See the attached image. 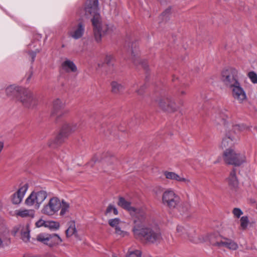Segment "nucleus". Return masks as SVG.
<instances>
[{
	"instance_id": "f257e3e1",
	"label": "nucleus",
	"mask_w": 257,
	"mask_h": 257,
	"mask_svg": "<svg viewBox=\"0 0 257 257\" xmlns=\"http://www.w3.org/2000/svg\"><path fill=\"white\" fill-rule=\"evenodd\" d=\"M140 219L134 221L133 232L137 239L144 240L151 243H158L162 240L160 230L156 226H147L146 214L142 213Z\"/></svg>"
},
{
	"instance_id": "f03ea898",
	"label": "nucleus",
	"mask_w": 257,
	"mask_h": 257,
	"mask_svg": "<svg viewBox=\"0 0 257 257\" xmlns=\"http://www.w3.org/2000/svg\"><path fill=\"white\" fill-rule=\"evenodd\" d=\"M98 1L87 0L85 7V15L93 17L91 22L93 27L94 38L97 42L101 40V37L104 35L109 29L108 25L103 23L98 13Z\"/></svg>"
},
{
	"instance_id": "7ed1b4c3",
	"label": "nucleus",
	"mask_w": 257,
	"mask_h": 257,
	"mask_svg": "<svg viewBox=\"0 0 257 257\" xmlns=\"http://www.w3.org/2000/svg\"><path fill=\"white\" fill-rule=\"evenodd\" d=\"M246 128L247 127L243 124L231 125V128L226 130L225 137L222 140L221 147H231L238 139L237 134Z\"/></svg>"
},
{
	"instance_id": "20e7f679",
	"label": "nucleus",
	"mask_w": 257,
	"mask_h": 257,
	"mask_svg": "<svg viewBox=\"0 0 257 257\" xmlns=\"http://www.w3.org/2000/svg\"><path fill=\"white\" fill-rule=\"evenodd\" d=\"M221 80L223 85L229 88L238 84L239 82L237 70L232 67L223 70L221 73Z\"/></svg>"
},
{
	"instance_id": "39448f33",
	"label": "nucleus",
	"mask_w": 257,
	"mask_h": 257,
	"mask_svg": "<svg viewBox=\"0 0 257 257\" xmlns=\"http://www.w3.org/2000/svg\"><path fill=\"white\" fill-rule=\"evenodd\" d=\"M181 198L174 190L169 189L165 191L162 196V203L167 207L173 209L180 204Z\"/></svg>"
},
{
	"instance_id": "423d86ee",
	"label": "nucleus",
	"mask_w": 257,
	"mask_h": 257,
	"mask_svg": "<svg viewBox=\"0 0 257 257\" xmlns=\"http://www.w3.org/2000/svg\"><path fill=\"white\" fill-rule=\"evenodd\" d=\"M223 158L226 163L235 166H239L245 161V157L243 154L238 153L231 148L226 149Z\"/></svg>"
},
{
	"instance_id": "0eeeda50",
	"label": "nucleus",
	"mask_w": 257,
	"mask_h": 257,
	"mask_svg": "<svg viewBox=\"0 0 257 257\" xmlns=\"http://www.w3.org/2000/svg\"><path fill=\"white\" fill-rule=\"evenodd\" d=\"M47 195V192L43 190L33 191L25 200V204L30 206L34 205L35 208L38 209Z\"/></svg>"
},
{
	"instance_id": "6e6552de",
	"label": "nucleus",
	"mask_w": 257,
	"mask_h": 257,
	"mask_svg": "<svg viewBox=\"0 0 257 257\" xmlns=\"http://www.w3.org/2000/svg\"><path fill=\"white\" fill-rule=\"evenodd\" d=\"M79 126L80 124L77 123H66L64 124L60 133L55 139V143L59 145L64 142L71 133L79 128Z\"/></svg>"
},
{
	"instance_id": "1a4fd4ad",
	"label": "nucleus",
	"mask_w": 257,
	"mask_h": 257,
	"mask_svg": "<svg viewBox=\"0 0 257 257\" xmlns=\"http://www.w3.org/2000/svg\"><path fill=\"white\" fill-rule=\"evenodd\" d=\"M19 100L23 104L28 108H34L38 104V100L29 89L24 88L19 96Z\"/></svg>"
},
{
	"instance_id": "9d476101",
	"label": "nucleus",
	"mask_w": 257,
	"mask_h": 257,
	"mask_svg": "<svg viewBox=\"0 0 257 257\" xmlns=\"http://www.w3.org/2000/svg\"><path fill=\"white\" fill-rule=\"evenodd\" d=\"M117 205L123 209L127 210L132 215L134 216V221L135 220H139L140 218L139 215H142V213L146 214L144 209L136 208L131 206V203L126 200L124 198L122 197H119L118 198Z\"/></svg>"
},
{
	"instance_id": "9b49d317",
	"label": "nucleus",
	"mask_w": 257,
	"mask_h": 257,
	"mask_svg": "<svg viewBox=\"0 0 257 257\" xmlns=\"http://www.w3.org/2000/svg\"><path fill=\"white\" fill-rule=\"evenodd\" d=\"M61 206L60 200L57 197H53L49 200L48 204L44 206L42 213L48 215H54L59 210Z\"/></svg>"
},
{
	"instance_id": "f8f14e48",
	"label": "nucleus",
	"mask_w": 257,
	"mask_h": 257,
	"mask_svg": "<svg viewBox=\"0 0 257 257\" xmlns=\"http://www.w3.org/2000/svg\"><path fill=\"white\" fill-rule=\"evenodd\" d=\"M159 107L163 110L168 112L177 110L178 107L171 97L159 98L155 100Z\"/></svg>"
},
{
	"instance_id": "ddd939ff",
	"label": "nucleus",
	"mask_w": 257,
	"mask_h": 257,
	"mask_svg": "<svg viewBox=\"0 0 257 257\" xmlns=\"http://www.w3.org/2000/svg\"><path fill=\"white\" fill-rule=\"evenodd\" d=\"M65 104L60 99H56L53 101L51 116L58 120L67 112L64 109Z\"/></svg>"
},
{
	"instance_id": "4468645a",
	"label": "nucleus",
	"mask_w": 257,
	"mask_h": 257,
	"mask_svg": "<svg viewBox=\"0 0 257 257\" xmlns=\"http://www.w3.org/2000/svg\"><path fill=\"white\" fill-rule=\"evenodd\" d=\"M128 48L127 49V53L131 55V59L134 61L135 64H137L138 63H141L142 66L144 69H146L148 67L147 63L144 61L140 62L138 55L139 51L138 50V45L136 42H133L130 45H128Z\"/></svg>"
},
{
	"instance_id": "2eb2a0df",
	"label": "nucleus",
	"mask_w": 257,
	"mask_h": 257,
	"mask_svg": "<svg viewBox=\"0 0 257 257\" xmlns=\"http://www.w3.org/2000/svg\"><path fill=\"white\" fill-rule=\"evenodd\" d=\"M85 31V25L82 22H79L77 24L72 26L69 32V36L77 40L81 38Z\"/></svg>"
},
{
	"instance_id": "dca6fc26",
	"label": "nucleus",
	"mask_w": 257,
	"mask_h": 257,
	"mask_svg": "<svg viewBox=\"0 0 257 257\" xmlns=\"http://www.w3.org/2000/svg\"><path fill=\"white\" fill-rule=\"evenodd\" d=\"M230 88L231 89L232 97L239 103H242L244 100L246 99L247 96L246 93L241 86L239 82L238 84L235 85L233 87Z\"/></svg>"
},
{
	"instance_id": "f3484780",
	"label": "nucleus",
	"mask_w": 257,
	"mask_h": 257,
	"mask_svg": "<svg viewBox=\"0 0 257 257\" xmlns=\"http://www.w3.org/2000/svg\"><path fill=\"white\" fill-rule=\"evenodd\" d=\"M212 245L219 247H225L233 250L237 249L238 248V245L236 242L227 238H223V239L220 241H217L213 243Z\"/></svg>"
},
{
	"instance_id": "a211bd4d",
	"label": "nucleus",
	"mask_w": 257,
	"mask_h": 257,
	"mask_svg": "<svg viewBox=\"0 0 257 257\" xmlns=\"http://www.w3.org/2000/svg\"><path fill=\"white\" fill-rule=\"evenodd\" d=\"M28 188V185L26 184L21 187L15 193L13 194L12 202L15 204H19L21 202Z\"/></svg>"
},
{
	"instance_id": "6ab92c4d",
	"label": "nucleus",
	"mask_w": 257,
	"mask_h": 257,
	"mask_svg": "<svg viewBox=\"0 0 257 257\" xmlns=\"http://www.w3.org/2000/svg\"><path fill=\"white\" fill-rule=\"evenodd\" d=\"M24 88L15 85H11L6 89V93L9 97H16L19 98Z\"/></svg>"
},
{
	"instance_id": "aec40b11",
	"label": "nucleus",
	"mask_w": 257,
	"mask_h": 257,
	"mask_svg": "<svg viewBox=\"0 0 257 257\" xmlns=\"http://www.w3.org/2000/svg\"><path fill=\"white\" fill-rule=\"evenodd\" d=\"M229 186L231 189H236L238 186V181L236 175V170L233 169L230 172L229 176L227 179Z\"/></svg>"
},
{
	"instance_id": "412c9836",
	"label": "nucleus",
	"mask_w": 257,
	"mask_h": 257,
	"mask_svg": "<svg viewBox=\"0 0 257 257\" xmlns=\"http://www.w3.org/2000/svg\"><path fill=\"white\" fill-rule=\"evenodd\" d=\"M164 174L165 177L168 179L176 180L179 182H184L187 184L190 183L189 180L183 177H181L174 172L165 171L164 172Z\"/></svg>"
},
{
	"instance_id": "4be33fe9",
	"label": "nucleus",
	"mask_w": 257,
	"mask_h": 257,
	"mask_svg": "<svg viewBox=\"0 0 257 257\" xmlns=\"http://www.w3.org/2000/svg\"><path fill=\"white\" fill-rule=\"evenodd\" d=\"M63 70L66 72H76L77 71V67L73 61L66 59L61 64Z\"/></svg>"
},
{
	"instance_id": "5701e85b",
	"label": "nucleus",
	"mask_w": 257,
	"mask_h": 257,
	"mask_svg": "<svg viewBox=\"0 0 257 257\" xmlns=\"http://www.w3.org/2000/svg\"><path fill=\"white\" fill-rule=\"evenodd\" d=\"M111 90L113 93L120 94L123 92L125 87L120 82L116 81H113L111 82Z\"/></svg>"
},
{
	"instance_id": "b1692460",
	"label": "nucleus",
	"mask_w": 257,
	"mask_h": 257,
	"mask_svg": "<svg viewBox=\"0 0 257 257\" xmlns=\"http://www.w3.org/2000/svg\"><path fill=\"white\" fill-rule=\"evenodd\" d=\"M117 161L116 158L109 153H107L105 156L101 160L102 165L106 168L107 166H111Z\"/></svg>"
},
{
	"instance_id": "393cba45",
	"label": "nucleus",
	"mask_w": 257,
	"mask_h": 257,
	"mask_svg": "<svg viewBox=\"0 0 257 257\" xmlns=\"http://www.w3.org/2000/svg\"><path fill=\"white\" fill-rule=\"evenodd\" d=\"M48 236L49 237L48 246L50 247L54 246L62 242V239L57 234H48Z\"/></svg>"
},
{
	"instance_id": "a878e982",
	"label": "nucleus",
	"mask_w": 257,
	"mask_h": 257,
	"mask_svg": "<svg viewBox=\"0 0 257 257\" xmlns=\"http://www.w3.org/2000/svg\"><path fill=\"white\" fill-rule=\"evenodd\" d=\"M34 210L32 209H19L16 211L15 214L23 218H33L34 216Z\"/></svg>"
},
{
	"instance_id": "bb28decb",
	"label": "nucleus",
	"mask_w": 257,
	"mask_h": 257,
	"mask_svg": "<svg viewBox=\"0 0 257 257\" xmlns=\"http://www.w3.org/2000/svg\"><path fill=\"white\" fill-rule=\"evenodd\" d=\"M30 229L29 224L22 227L21 229V239L24 242H27L29 241L30 238Z\"/></svg>"
},
{
	"instance_id": "cd10ccee",
	"label": "nucleus",
	"mask_w": 257,
	"mask_h": 257,
	"mask_svg": "<svg viewBox=\"0 0 257 257\" xmlns=\"http://www.w3.org/2000/svg\"><path fill=\"white\" fill-rule=\"evenodd\" d=\"M11 243L10 238L6 235L0 234V248L9 245Z\"/></svg>"
},
{
	"instance_id": "c85d7f7f",
	"label": "nucleus",
	"mask_w": 257,
	"mask_h": 257,
	"mask_svg": "<svg viewBox=\"0 0 257 257\" xmlns=\"http://www.w3.org/2000/svg\"><path fill=\"white\" fill-rule=\"evenodd\" d=\"M48 236V234L40 233L37 236L36 239L38 241L48 245L49 237Z\"/></svg>"
},
{
	"instance_id": "c756f323",
	"label": "nucleus",
	"mask_w": 257,
	"mask_h": 257,
	"mask_svg": "<svg viewBox=\"0 0 257 257\" xmlns=\"http://www.w3.org/2000/svg\"><path fill=\"white\" fill-rule=\"evenodd\" d=\"M66 235L67 237H69L72 236L76 232V229L75 228V225L74 223L71 224L69 227L67 228V229L65 231Z\"/></svg>"
},
{
	"instance_id": "7c9ffc66",
	"label": "nucleus",
	"mask_w": 257,
	"mask_h": 257,
	"mask_svg": "<svg viewBox=\"0 0 257 257\" xmlns=\"http://www.w3.org/2000/svg\"><path fill=\"white\" fill-rule=\"evenodd\" d=\"M61 210L60 212L61 215H64L66 212H68L69 208V204L64 200L61 203Z\"/></svg>"
},
{
	"instance_id": "2f4dec72",
	"label": "nucleus",
	"mask_w": 257,
	"mask_h": 257,
	"mask_svg": "<svg viewBox=\"0 0 257 257\" xmlns=\"http://www.w3.org/2000/svg\"><path fill=\"white\" fill-rule=\"evenodd\" d=\"M240 227L241 229H246L249 223V220L248 217L247 216H243L241 217L240 219Z\"/></svg>"
},
{
	"instance_id": "473e14b6",
	"label": "nucleus",
	"mask_w": 257,
	"mask_h": 257,
	"mask_svg": "<svg viewBox=\"0 0 257 257\" xmlns=\"http://www.w3.org/2000/svg\"><path fill=\"white\" fill-rule=\"evenodd\" d=\"M120 222V220L119 218H114V219H109L108 220V224L109 225L112 227H114L115 229L117 227H119V224Z\"/></svg>"
},
{
	"instance_id": "72a5a7b5",
	"label": "nucleus",
	"mask_w": 257,
	"mask_h": 257,
	"mask_svg": "<svg viewBox=\"0 0 257 257\" xmlns=\"http://www.w3.org/2000/svg\"><path fill=\"white\" fill-rule=\"evenodd\" d=\"M126 257H141V252L139 250H128Z\"/></svg>"
},
{
	"instance_id": "f704fd0d",
	"label": "nucleus",
	"mask_w": 257,
	"mask_h": 257,
	"mask_svg": "<svg viewBox=\"0 0 257 257\" xmlns=\"http://www.w3.org/2000/svg\"><path fill=\"white\" fill-rule=\"evenodd\" d=\"M115 233L117 235H119L121 237H124L125 236L128 235V233L127 231L122 230L121 229V228L119 227H117L115 229Z\"/></svg>"
},
{
	"instance_id": "c9c22d12",
	"label": "nucleus",
	"mask_w": 257,
	"mask_h": 257,
	"mask_svg": "<svg viewBox=\"0 0 257 257\" xmlns=\"http://www.w3.org/2000/svg\"><path fill=\"white\" fill-rule=\"evenodd\" d=\"M248 76L253 83H257V74L254 72H249Z\"/></svg>"
},
{
	"instance_id": "e433bc0d",
	"label": "nucleus",
	"mask_w": 257,
	"mask_h": 257,
	"mask_svg": "<svg viewBox=\"0 0 257 257\" xmlns=\"http://www.w3.org/2000/svg\"><path fill=\"white\" fill-rule=\"evenodd\" d=\"M114 58L111 55H106L105 58L104 62L108 66H112Z\"/></svg>"
},
{
	"instance_id": "4c0bfd02",
	"label": "nucleus",
	"mask_w": 257,
	"mask_h": 257,
	"mask_svg": "<svg viewBox=\"0 0 257 257\" xmlns=\"http://www.w3.org/2000/svg\"><path fill=\"white\" fill-rule=\"evenodd\" d=\"M47 227L50 228L57 229L59 227V223L55 221L47 222Z\"/></svg>"
},
{
	"instance_id": "58836bf2",
	"label": "nucleus",
	"mask_w": 257,
	"mask_h": 257,
	"mask_svg": "<svg viewBox=\"0 0 257 257\" xmlns=\"http://www.w3.org/2000/svg\"><path fill=\"white\" fill-rule=\"evenodd\" d=\"M232 213L235 217L239 218L240 216L243 214V212L240 208H234L232 210Z\"/></svg>"
},
{
	"instance_id": "ea45409f",
	"label": "nucleus",
	"mask_w": 257,
	"mask_h": 257,
	"mask_svg": "<svg viewBox=\"0 0 257 257\" xmlns=\"http://www.w3.org/2000/svg\"><path fill=\"white\" fill-rule=\"evenodd\" d=\"M176 230L179 235H184L187 233L186 230L183 226L181 225H178Z\"/></svg>"
},
{
	"instance_id": "a19ab883",
	"label": "nucleus",
	"mask_w": 257,
	"mask_h": 257,
	"mask_svg": "<svg viewBox=\"0 0 257 257\" xmlns=\"http://www.w3.org/2000/svg\"><path fill=\"white\" fill-rule=\"evenodd\" d=\"M111 211H113V213L115 215H117L118 214V211H117V209L114 206L110 204L107 207L106 210V212L107 213H108L111 212Z\"/></svg>"
},
{
	"instance_id": "79ce46f5",
	"label": "nucleus",
	"mask_w": 257,
	"mask_h": 257,
	"mask_svg": "<svg viewBox=\"0 0 257 257\" xmlns=\"http://www.w3.org/2000/svg\"><path fill=\"white\" fill-rule=\"evenodd\" d=\"M40 51L38 49H36L35 51H29L28 54L31 57V62L33 63L35 61V59L37 53H39Z\"/></svg>"
},
{
	"instance_id": "37998d69",
	"label": "nucleus",
	"mask_w": 257,
	"mask_h": 257,
	"mask_svg": "<svg viewBox=\"0 0 257 257\" xmlns=\"http://www.w3.org/2000/svg\"><path fill=\"white\" fill-rule=\"evenodd\" d=\"M226 116L223 115L220 116L216 119V121L217 123H220V124H223L224 125H226Z\"/></svg>"
},
{
	"instance_id": "c03bdc74",
	"label": "nucleus",
	"mask_w": 257,
	"mask_h": 257,
	"mask_svg": "<svg viewBox=\"0 0 257 257\" xmlns=\"http://www.w3.org/2000/svg\"><path fill=\"white\" fill-rule=\"evenodd\" d=\"M47 222L45 221L42 219H39L36 222V226L37 227H40L42 226L47 227Z\"/></svg>"
},
{
	"instance_id": "a18cd8bd",
	"label": "nucleus",
	"mask_w": 257,
	"mask_h": 257,
	"mask_svg": "<svg viewBox=\"0 0 257 257\" xmlns=\"http://www.w3.org/2000/svg\"><path fill=\"white\" fill-rule=\"evenodd\" d=\"M146 87L145 85H143L140 87L139 89L137 90L136 92L139 95H141L143 94L144 90L145 89Z\"/></svg>"
},
{
	"instance_id": "49530a36",
	"label": "nucleus",
	"mask_w": 257,
	"mask_h": 257,
	"mask_svg": "<svg viewBox=\"0 0 257 257\" xmlns=\"http://www.w3.org/2000/svg\"><path fill=\"white\" fill-rule=\"evenodd\" d=\"M171 10L170 9H166L164 12L162 13V16H166L167 17L170 13Z\"/></svg>"
},
{
	"instance_id": "de8ad7c7",
	"label": "nucleus",
	"mask_w": 257,
	"mask_h": 257,
	"mask_svg": "<svg viewBox=\"0 0 257 257\" xmlns=\"http://www.w3.org/2000/svg\"><path fill=\"white\" fill-rule=\"evenodd\" d=\"M32 75H33V73L32 72H31L28 75V76L27 78V82H29L31 78V77L32 76Z\"/></svg>"
},
{
	"instance_id": "09e8293b",
	"label": "nucleus",
	"mask_w": 257,
	"mask_h": 257,
	"mask_svg": "<svg viewBox=\"0 0 257 257\" xmlns=\"http://www.w3.org/2000/svg\"><path fill=\"white\" fill-rule=\"evenodd\" d=\"M180 93L181 95H184L186 94L184 90L180 91Z\"/></svg>"
},
{
	"instance_id": "8fccbe9b",
	"label": "nucleus",
	"mask_w": 257,
	"mask_h": 257,
	"mask_svg": "<svg viewBox=\"0 0 257 257\" xmlns=\"http://www.w3.org/2000/svg\"><path fill=\"white\" fill-rule=\"evenodd\" d=\"M94 159H95V158H92V161H94ZM96 162V160H95L94 161V162L95 163Z\"/></svg>"
},
{
	"instance_id": "3c124183",
	"label": "nucleus",
	"mask_w": 257,
	"mask_h": 257,
	"mask_svg": "<svg viewBox=\"0 0 257 257\" xmlns=\"http://www.w3.org/2000/svg\"><path fill=\"white\" fill-rule=\"evenodd\" d=\"M89 164H90V165L92 166V164L91 163V162H89Z\"/></svg>"
},
{
	"instance_id": "603ef678",
	"label": "nucleus",
	"mask_w": 257,
	"mask_h": 257,
	"mask_svg": "<svg viewBox=\"0 0 257 257\" xmlns=\"http://www.w3.org/2000/svg\"><path fill=\"white\" fill-rule=\"evenodd\" d=\"M256 208L257 209V204H256Z\"/></svg>"
}]
</instances>
